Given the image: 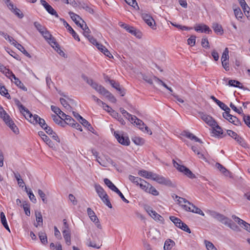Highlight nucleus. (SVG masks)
<instances>
[{"instance_id":"31","label":"nucleus","mask_w":250,"mask_h":250,"mask_svg":"<svg viewBox=\"0 0 250 250\" xmlns=\"http://www.w3.org/2000/svg\"><path fill=\"white\" fill-rule=\"evenodd\" d=\"M0 94L3 96H5L8 99H11L10 94L8 93L7 90L4 86L0 84Z\"/></svg>"},{"instance_id":"3","label":"nucleus","mask_w":250,"mask_h":250,"mask_svg":"<svg viewBox=\"0 0 250 250\" xmlns=\"http://www.w3.org/2000/svg\"><path fill=\"white\" fill-rule=\"evenodd\" d=\"M83 78L89 85H90L93 89L101 94L102 88H104L101 85H99L97 83L95 82L92 79L88 78L87 76H83Z\"/></svg>"},{"instance_id":"36","label":"nucleus","mask_w":250,"mask_h":250,"mask_svg":"<svg viewBox=\"0 0 250 250\" xmlns=\"http://www.w3.org/2000/svg\"><path fill=\"white\" fill-rule=\"evenodd\" d=\"M146 192L151 194L154 196H157L159 194V191L151 184L149 185Z\"/></svg>"},{"instance_id":"64","label":"nucleus","mask_w":250,"mask_h":250,"mask_svg":"<svg viewBox=\"0 0 250 250\" xmlns=\"http://www.w3.org/2000/svg\"><path fill=\"white\" fill-rule=\"evenodd\" d=\"M243 120L245 123L250 127V115H245L244 114H243Z\"/></svg>"},{"instance_id":"51","label":"nucleus","mask_w":250,"mask_h":250,"mask_svg":"<svg viewBox=\"0 0 250 250\" xmlns=\"http://www.w3.org/2000/svg\"><path fill=\"white\" fill-rule=\"evenodd\" d=\"M205 244L208 250H217L214 245L210 242L205 240Z\"/></svg>"},{"instance_id":"26","label":"nucleus","mask_w":250,"mask_h":250,"mask_svg":"<svg viewBox=\"0 0 250 250\" xmlns=\"http://www.w3.org/2000/svg\"><path fill=\"white\" fill-rule=\"evenodd\" d=\"M69 15L70 16L71 19L75 22V23L77 25H79V23H81L79 21V20H81V18L78 15L75 14L72 12H69Z\"/></svg>"},{"instance_id":"21","label":"nucleus","mask_w":250,"mask_h":250,"mask_svg":"<svg viewBox=\"0 0 250 250\" xmlns=\"http://www.w3.org/2000/svg\"><path fill=\"white\" fill-rule=\"evenodd\" d=\"M95 190L100 198L105 196L107 194L104 188L100 185H96L95 186Z\"/></svg>"},{"instance_id":"60","label":"nucleus","mask_w":250,"mask_h":250,"mask_svg":"<svg viewBox=\"0 0 250 250\" xmlns=\"http://www.w3.org/2000/svg\"><path fill=\"white\" fill-rule=\"evenodd\" d=\"M125 1L129 5L133 7L134 8L137 6L139 8L138 4L136 0H125Z\"/></svg>"},{"instance_id":"9","label":"nucleus","mask_w":250,"mask_h":250,"mask_svg":"<svg viewBox=\"0 0 250 250\" xmlns=\"http://www.w3.org/2000/svg\"><path fill=\"white\" fill-rule=\"evenodd\" d=\"M41 3L43 6L45 10L51 15L55 16L58 18L59 15L54 9L49 5L45 0H41Z\"/></svg>"},{"instance_id":"12","label":"nucleus","mask_w":250,"mask_h":250,"mask_svg":"<svg viewBox=\"0 0 250 250\" xmlns=\"http://www.w3.org/2000/svg\"><path fill=\"white\" fill-rule=\"evenodd\" d=\"M23 116L25 119H27L29 122L33 124H38L39 119L41 118L38 115L35 114L34 116L31 114L29 111V114L25 113Z\"/></svg>"},{"instance_id":"11","label":"nucleus","mask_w":250,"mask_h":250,"mask_svg":"<svg viewBox=\"0 0 250 250\" xmlns=\"http://www.w3.org/2000/svg\"><path fill=\"white\" fill-rule=\"evenodd\" d=\"M60 20L63 22V25L67 28L70 33L72 35L73 38L78 41H80V39L78 34L75 32L73 29L69 25V24L63 19L60 18Z\"/></svg>"},{"instance_id":"59","label":"nucleus","mask_w":250,"mask_h":250,"mask_svg":"<svg viewBox=\"0 0 250 250\" xmlns=\"http://www.w3.org/2000/svg\"><path fill=\"white\" fill-rule=\"evenodd\" d=\"M196 37L194 36H191L188 39V44L191 46H194L195 44Z\"/></svg>"},{"instance_id":"2","label":"nucleus","mask_w":250,"mask_h":250,"mask_svg":"<svg viewBox=\"0 0 250 250\" xmlns=\"http://www.w3.org/2000/svg\"><path fill=\"white\" fill-rule=\"evenodd\" d=\"M173 164L174 167L180 172H183L190 179H194L196 178L194 174H193L188 168L183 165H181L174 160H173Z\"/></svg>"},{"instance_id":"14","label":"nucleus","mask_w":250,"mask_h":250,"mask_svg":"<svg viewBox=\"0 0 250 250\" xmlns=\"http://www.w3.org/2000/svg\"><path fill=\"white\" fill-rule=\"evenodd\" d=\"M4 122L15 134H19V130L18 128L15 125L14 122L11 119L10 117L9 118L7 121H4Z\"/></svg>"},{"instance_id":"27","label":"nucleus","mask_w":250,"mask_h":250,"mask_svg":"<svg viewBox=\"0 0 250 250\" xmlns=\"http://www.w3.org/2000/svg\"><path fill=\"white\" fill-rule=\"evenodd\" d=\"M150 184L147 183L146 181L145 180L141 179V181H140V182L139 183V184L138 186H140V188L145 191L146 192L147 191V189L148 188V187L149 186Z\"/></svg>"},{"instance_id":"50","label":"nucleus","mask_w":250,"mask_h":250,"mask_svg":"<svg viewBox=\"0 0 250 250\" xmlns=\"http://www.w3.org/2000/svg\"><path fill=\"white\" fill-rule=\"evenodd\" d=\"M2 72L5 74L6 76L10 79L11 77H12L13 79L16 77L11 71L6 68H5Z\"/></svg>"},{"instance_id":"35","label":"nucleus","mask_w":250,"mask_h":250,"mask_svg":"<svg viewBox=\"0 0 250 250\" xmlns=\"http://www.w3.org/2000/svg\"><path fill=\"white\" fill-rule=\"evenodd\" d=\"M52 118L56 124L61 125V126H63V122L62 121V117H61V116L60 115H52Z\"/></svg>"},{"instance_id":"47","label":"nucleus","mask_w":250,"mask_h":250,"mask_svg":"<svg viewBox=\"0 0 250 250\" xmlns=\"http://www.w3.org/2000/svg\"><path fill=\"white\" fill-rule=\"evenodd\" d=\"M229 51L228 48H226L222 54L221 57V61H229Z\"/></svg>"},{"instance_id":"55","label":"nucleus","mask_w":250,"mask_h":250,"mask_svg":"<svg viewBox=\"0 0 250 250\" xmlns=\"http://www.w3.org/2000/svg\"><path fill=\"white\" fill-rule=\"evenodd\" d=\"M234 13L236 18L238 19H241L243 16V13L240 8H237L234 9Z\"/></svg>"},{"instance_id":"37","label":"nucleus","mask_w":250,"mask_h":250,"mask_svg":"<svg viewBox=\"0 0 250 250\" xmlns=\"http://www.w3.org/2000/svg\"><path fill=\"white\" fill-rule=\"evenodd\" d=\"M34 26L36 27L37 30L41 33H42L46 28L38 21H35L34 22Z\"/></svg>"},{"instance_id":"52","label":"nucleus","mask_w":250,"mask_h":250,"mask_svg":"<svg viewBox=\"0 0 250 250\" xmlns=\"http://www.w3.org/2000/svg\"><path fill=\"white\" fill-rule=\"evenodd\" d=\"M64 122L72 127L76 122L71 117L69 116H67V118L64 119Z\"/></svg>"},{"instance_id":"40","label":"nucleus","mask_w":250,"mask_h":250,"mask_svg":"<svg viewBox=\"0 0 250 250\" xmlns=\"http://www.w3.org/2000/svg\"><path fill=\"white\" fill-rule=\"evenodd\" d=\"M214 129V130L215 131V134L217 136H220V135H222L223 134V131L222 128L217 125V122H216V125H214V127H212Z\"/></svg>"},{"instance_id":"43","label":"nucleus","mask_w":250,"mask_h":250,"mask_svg":"<svg viewBox=\"0 0 250 250\" xmlns=\"http://www.w3.org/2000/svg\"><path fill=\"white\" fill-rule=\"evenodd\" d=\"M60 101L62 104V105L67 110L69 111H71L72 109V107L71 106L67 103V101L65 99L61 98L60 99Z\"/></svg>"},{"instance_id":"25","label":"nucleus","mask_w":250,"mask_h":250,"mask_svg":"<svg viewBox=\"0 0 250 250\" xmlns=\"http://www.w3.org/2000/svg\"><path fill=\"white\" fill-rule=\"evenodd\" d=\"M215 166L225 176H228L229 174V172L220 163H216Z\"/></svg>"},{"instance_id":"56","label":"nucleus","mask_w":250,"mask_h":250,"mask_svg":"<svg viewBox=\"0 0 250 250\" xmlns=\"http://www.w3.org/2000/svg\"><path fill=\"white\" fill-rule=\"evenodd\" d=\"M179 228L183 230H184L188 233H191L190 229L188 228V225L187 224H186L185 223H184V222L181 223V224L180 226L179 227Z\"/></svg>"},{"instance_id":"19","label":"nucleus","mask_w":250,"mask_h":250,"mask_svg":"<svg viewBox=\"0 0 250 250\" xmlns=\"http://www.w3.org/2000/svg\"><path fill=\"white\" fill-rule=\"evenodd\" d=\"M79 26L83 30V34L85 37L89 35L91 32L90 30L84 21L82 20V22L81 23H79Z\"/></svg>"},{"instance_id":"42","label":"nucleus","mask_w":250,"mask_h":250,"mask_svg":"<svg viewBox=\"0 0 250 250\" xmlns=\"http://www.w3.org/2000/svg\"><path fill=\"white\" fill-rule=\"evenodd\" d=\"M155 220L163 222L164 219L162 216L158 214L155 211L150 215Z\"/></svg>"},{"instance_id":"10","label":"nucleus","mask_w":250,"mask_h":250,"mask_svg":"<svg viewBox=\"0 0 250 250\" xmlns=\"http://www.w3.org/2000/svg\"><path fill=\"white\" fill-rule=\"evenodd\" d=\"M141 16L148 25L150 26L152 29H155L154 28L153 24V23L155 24V21L150 15L146 13H143L141 14Z\"/></svg>"},{"instance_id":"48","label":"nucleus","mask_w":250,"mask_h":250,"mask_svg":"<svg viewBox=\"0 0 250 250\" xmlns=\"http://www.w3.org/2000/svg\"><path fill=\"white\" fill-rule=\"evenodd\" d=\"M22 207L24 209L25 214L27 216H29L30 215V210L29 205L27 202H24L23 203Z\"/></svg>"},{"instance_id":"34","label":"nucleus","mask_w":250,"mask_h":250,"mask_svg":"<svg viewBox=\"0 0 250 250\" xmlns=\"http://www.w3.org/2000/svg\"><path fill=\"white\" fill-rule=\"evenodd\" d=\"M14 174L15 178L16 179L19 186L23 188L24 186V183L23 180L21 178V175L19 173L14 172Z\"/></svg>"},{"instance_id":"29","label":"nucleus","mask_w":250,"mask_h":250,"mask_svg":"<svg viewBox=\"0 0 250 250\" xmlns=\"http://www.w3.org/2000/svg\"><path fill=\"white\" fill-rule=\"evenodd\" d=\"M39 237L43 245L47 244V237L45 233L40 231L39 232Z\"/></svg>"},{"instance_id":"44","label":"nucleus","mask_w":250,"mask_h":250,"mask_svg":"<svg viewBox=\"0 0 250 250\" xmlns=\"http://www.w3.org/2000/svg\"><path fill=\"white\" fill-rule=\"evenodd\" d=\"M104 184L112 191L114 190L117 187L107 178L104 179Z\"/></svg>"},{"instance_id":"18","label":"nucleus","mask_w":250,"mask_h":250,"mask_svg":"<svg viewBox=\"0 0 250 250\" xmlns=\"http://www.w3.org/2000/svg\"><path fill=\"white\" fill-rule=\"evenodd\" d=\"M12 44H13L17 49L20 50L26 57L29 58H31V56L27 52V51L25 49L24 47L21 44L17 42H15L12 43Z\"/></svg>"},{"instance_id":"7","label":"nucleus","mask_w":250,"mask_h":250,"mask_svg":"<svg viewBox=\"0 0 250 250\" xmlns=\"http://www.w3.org/2000/svg\"><path fill=\"white\" fill-rule=\"evenodd\" d=\"M223 117L228 120L230 123H232L235 125H241V121L235 116H233L229 114V112H224L223 114Z\"/></svg>"},{"instance_id":"22","label":"nucleus","mask_w":250,"mask_h":250,"mask_svg":"<svg viewBox=\"0 0 250 250\" xmlns=\"http://www.w3.org/2000/svg\"><path fill=\"white\" fill-rule=\"evenodd\" d=\"M36 215V220L37 222V224L35 223L34 226L36 227H38V226H42L43 223V219L42 215L41 212H36L35 213Z\"/></svg>"},{"instance_id":"33","label":"nucleus","mask_w":250,"mask_h":250,"mask_svg":"<svg viewBox=\"0 0 250 250\" xmlns=\"http://www.w3.org/2000/svg\"><path fill=\"white\" fill-rule=\"evenodd\" d=\"M169 219L174 224V225L178 228H179L181 223L183 222L178 218L174 216H170L169 217Z\"/></svg>"},{"instance_id":"41","label":"nucleus","mask_w":250,"mask_h":250,"mask_svg":"<svg viewBox=\"0 0 250 250\" xmlns=\"http://www.w3.org/2000/svg\"><path fill=\"white\" fill-rule=\"evenodd\" d=\"M102 201L105 204L108 208H112V205L110 202L108 195H105L104 197L101 198Z\"/></svg>"},{"instance_id":"58","label":"nucleus","mask_w":250,"mask_h":250,"mask_svg":"<svg viewBox=\"0 0 250 250\" xmlns=\"http://www.w3.org/2000/svg\"><path fill=\"white\" fill-rule=\"evenodd\" d=\"M127 31L129 33H131V34H132L137 37H139V35H138L137 34H138V33H139L137 31L136 29L134 27H133L132 26H129L127 29Z\"/></svg>"},{"instance_id":"62","label":"nucleus","mask_w":250,"mask_h":250,"mask_svg":"<svg viewBox=\"0 0 250 250\" xmlns=\"http://www.w3.org/2000/svg\"><path fill=\"white\" fill-rule=\"evenodd\" d=\"M232 218L236 222H237L240 225H243L244 222H245V221L243 220L242 219H240V218H239L238 217L236 216L235 215H232Z\"/></svg>"},{"instance_id":"15","label":"nucleus","mask_w":250,"mask_h":250,"mask_svg":"<svg viewBox=\"0 0 250 250\" xmlns=\"http://www.w3.org/2000/svg\"><path fill=\"white\" fill-rule=\"evenodd\" d=\"M15 103L16 105L18 107L20 112L23 115L25 113L29 114V110L24 107L20 102V101L15 99L14 100Z\"/></svg>"},{"instance_id":"63","label":"nucleus","mask_w":250,"mask_h":250,"mask_svg":"<svg viewBox=\"0 0 250 250\" xmlns=\"http://www.w3.org/2000/svg\"><path fill=\"white\" fill-rule=\"evenodd\" d=\"M239 3L243 10H250V7L246 3L245 0H238Z\"/></svg>"},{"instance_id":"16","label":"nucleus","mask_w":250,"mask_h":250,"mask_svg":"<svg viewBox=\"0 0 250 250\" xmlns=\"http://www.w3.org/2000/svg\"><path fill=\"white\" fill-rule=\"evenodd\" d=\"M39 135L42 138L44 142L46 143L50 147H53L54 144L49 137L43 131H39Z\"/></svg>"},{"instance_id":"5","label":"nucleus","mask_w":250,"mask_h":250,"mask_svg":"<svg viewBox=\"0 0 250 250\" xmlns=\"http://www.w3.org/2000/svg\"><path fill=\"white\" fill-rule=\"evenodd\" d=\"M6 3L9 9L15 15H16L20 19H21L23 17V13L21 11V10L15 7L14 4L11 2L10 0H6Z\"/></svg>"},{"instance_id":"45","label":"nucleus","mask_w":250,"mask_h":250,"mask_svg":"<svg viewBox=\"0 0 250 250\" xmlns=\"http://www.w3.org/2000/svg\"><path fill=\"white\" fill-rule=\"evenodd\" d=\"M132 141L137 145H142L145 143V140L139 137H134Z\"/></svg>"},{"instance_id":"32","label":"nucleus","mask_w":250,"mask_h":250,"mask_svg":"<svg viewBox=\"0 0 250 250\" xmlns=\"http://www.w3.org/2000/svg\"><path fill=\"white\" fill-rule=\"evenodd\" d=\"M0 117L4 121H7L9 118V116L1 105L0 106Z\"/></svg>"},{"instance_id":"38","label":"nucleus","mask_w":250,"mask_h":250,"mask_svg":"<svg viewBox=\"0 0 250 250\" xmlns=\"http://www.w3.org/2000/svg\"><path fill=\"white\" fill-rule=\"evenodd\" d=\"M49 44H50L51 46L54 48L56 47H58L59 44L56 41V39L54 37H53L52 36L48 39L46 41Z\"/></svg>"},{"instance_id":"28","label":"nucleus","mask_w":250,"mask_h":250,"mask_svg":"<svg viewBox=\"0 0 250 250\" xmlns=\"http://www.w3.org/2000/svg\"><path fill=\"white\" fill-rule=\"evenodd\" d=\"M15 81L14 83H15V84L18 86L19 88L21 89L22 90L26 91H27V88L24 86L23 83L16 77L14 78Z\"/></svg>"},{"instance_id":"30","label":"nucleus","mask_w":250,"mask_h":250,"mask_svg":"<svg viewBox=\"0 0 250 250\" xmlns=\"http://www.w3.org/2000/svg\"><path fill=\"white\" fill-rule=\"evenodd\" d=\"M189 205L191 206V210L190 212L200 214L203 216H205L204 213L202 211V210L201 209L196 207L195 206H194L191 203L190 205Z\"/></svg>"},{"instance_id":"39","label":"nucleus","mask_w":250,"mask_h":250,"mask_svg":"<svg viewBox=\"0 0 250 250\" xmlns=\"http://www.w3.org/2000/svg\"><path fill=\"white\" fill-rule=\"evenodd\" d=\"M222 110H224L225 112H230V108L226 105L224 103L221 102L220 101H218V102L216 104Z\"/></svg>"},{"instance_id":"4","label":"nucleus","mask_w":250,"mask_h":250,"mask_svg":"<svg viewBox=\"0 0 250 250\" xmlns=\"http://www.w3.org/2000/svg\"><path fill=\"white\" fill-rule=\"evenodd\" d=\"M152 180L155 181L159 184L166 186H170L172 185V182L170 180L166 179L164 177L159 175L156 173L154 174Z\"/></svg>"},{"instance_id":"49","label":"nucleus","mask_w":250,"mask_h":250,"mask_svg":"<svg viewBox=\"0 0 250 250\" xmlns=\"http://www.w3.org/2000/svg\"><path fill=\"white\" fill-rule=\"evenodd\" d=\"M25 189L26 190V192L29 195V197L30 200L33 203H36V199L35 198V195L32 193V191L30 189L28 190L26 187H25Z\"/></svg>"},{"instance_id":"46","label":"nucleus","mask_w":250,"mask_h":250,"mask_svg":"<svg viewBox=\"0 0 250 250\" xmlns=\"http://www.w3.org/2000/svg\"><path fill=\"white\" fill-rule=\"evenodd\" d=\"M129 179L131 182L134 183L137 186L139 185L140 181H141V178L135 177L131 175L129 176Z\"/></svg>"},{"instance_id":"17","label":"nucleus","mask_w":250,"mask_h":250,"mask_svg":"<svg viewBox=\"0 0 250 250\" xmlns=\"http://www.w3.org/2000/svg\"><path fill=\"white\" fill-rule=\"evenodd\" d=\"M154 173L148 171L146 170L143 169L141 170L138 172V174L146 179H151L152 180L153 177L154 175Z\"/></svg>"},{"instance_id":"20","label":"nucleus","mask_w":250,"mask_h":250,"mask_svg":"<svg viewBox=\"0 0 250 250\" xmlns=\"http://www.w3.org/2000/svg\"><path fill=\"white\" fill-rule=\"evenodd\" d=\"M62 234L66 244L69 246L71 244V236L69 229H64L62 231Z\"/></svg>"},{"instance_id":"53","label":"nucleus","mask_w":250,"mask_h":250,"mask_svg":"<svg viewBox=\"0 0 250 250\" xmlns=\"http://www.w3.org/2000/svg\"><path fill=\"white\" fill-rule=\"evenodd\" d=\"M134 124H135L137 126H138L142 131H144V126L145 125L142 120L137 118L136 121L134 122Z\"/></svg>"},{"instance_id":"61","label":"nucleus","mask_w":250,"mask_h":250,"mask_svg":"<svg viewBox=\"0 0 250 250\" xmlns=\"http://www.w3.org/2000/svg\"><path fill=\"white\" fill-rule=\"evenodd\" d=\"M41 35L43 37L46 41L48 40V39L52 36V35L49 33L47 29H46L42 33Z\"/></svg>"},{"instance_id":"24","label":"nucleus","mask_w":250,"mask_h":250,"mask_svg":"<svg viewBox=\"0 0 250 250\" xmlns=\"http://www.w3.org/2000/svg\"><path fill=\"white\" fill-rule=\"evenodd\" d=\"M175 245V242L171 240L168 239L165 242L164 249V250H171V249Z\"/></svg>"},{"instance_id":"8","label":"nucleus","mask_w":250,"mask_h":250,"mask_svg":"<svg viewBox=\"0 0 250 250\" xmlns=\"http://www.w3.org/2000/svg\"><path fill=\"white\" fill-rule=\"evenodd\" d=\"M114 136L119 143L124 146H129L130 144V140L127 136L120 135L116 131L114 132Z\"/></svg>"},{"instance_id":"1","label":"nucleus","mask_w":250,"mask_h":250,"mask_svg":"<svg viewBox=\"0 0 250 250\" xmlns=\"http://www.w3.org/2000/svg\"><path fill=\"white\" fill-rule=\"evenodd\" d=\"M208 213L212 217L227 226L232 230L235 231L239 230L238 226L225 215L213 210H209Z\"/></svg>"},{"instance_id":"54","label":"nucleus","mask_w":250,"mask_h":250,"mask_svg":"<svg viewBox=\"0 0 250 250\" xmlns=\"http://www.w3.org/2000/svg\"><path fill=\"white\" fill-rule=\"evenodd\" d=\"M175 198L177 199V201L179 205H182V203H187L188 205H190V202L188 201L185 198L180 197L177 195H175Z\"/></svg>"},{"instance_id":"6","label":"nucleus","mask_w":250,"mask_h":250,"mask_svg":"<svg viewBox=\"0 0 250 250\" xmlns=\"http://www.w3.org/2000/svg\"><path fill=\"white\" fill-rule=\"evenodd\" d=\"M200 117L208 125L214 127L216 125V121L213 118L203 112L199 113Z\"/></svg>"},{"instance_id":"13","label":"nucleus","mask_w":250,"mask_h":250,"mask_svg":"<svg viewBox=\"0 0 250 250\" xmlns=\"http://www.w3.org/2000/svg\"><path fill=\"white\" fill-rule=\"evenodd\" d=\"M102 95L105 96L106 98H107L111 102L113 103H115L116 102V99L111 93L106 90L105 88H102Z\"/></svg>"},{"instance_id":"57","label":"nucleus","mask_w":250,"mask_h":250,"mask_svg":"<svg viewBox=\"0 0 250 250\" xmlns=\"http://www.w3.org/2000/svg\"><path fill=\"white\" fill-rule=\"evenodd\" d=\"M38 193L40 197L42 198L43 202L45 204H46L47 203V200L45 197V193L41 189H38Z\"/></svg>"},{"instance_id":"23","label":"nucleus","mask_w":250,"mask_h":250,"mask_svg":"<svg viewBox=\"0 0 250 250\" xmlns=\"http://www.w3.org/2000/svg\"><path fill=\"white\" fill-rule=\"evenodd\" d=\"M212 28L214 32L217 34L222 35L224 33L222 26L217 23H213Z\"/></svg>"}]
</instances>
